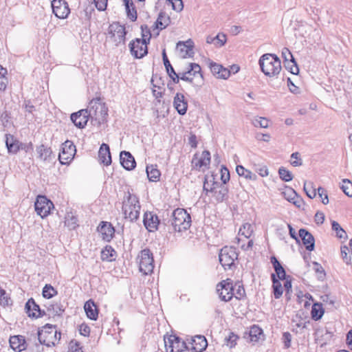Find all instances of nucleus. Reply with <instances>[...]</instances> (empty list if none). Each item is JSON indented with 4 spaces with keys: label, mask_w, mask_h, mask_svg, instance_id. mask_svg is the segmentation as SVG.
<instances>
[{
    "label": "nucleus",
    "mask_w": 352,
    "mask_h": 352,
    "mask_svg": "<svg viewBox=\"0 0 352 352\" xmlns=\"http://www.w3.org/2000/svg\"><path fill=\"white\" fill-rule=\"evenodd\" d=\"M85 109L87 110L91 125L98 127L106 123L108 117V107L100 97L91 100Z\"/></svg>",
    "instance_id": "obj_1"
},
{
    "label": "nucleus",
    "mask_w": 352,
    "mask_h": 352,
    "mask_svg": "<svg viewBox=\"0 0 352 352\" xmlns=\"http://www.w3.org/2000/svg\"><path fill=\"white\" fill-rule=\"evenodd\" d=\"M262 72L269 77L277 76L281 71L280 58L274 54H264L258 60Z\"/></svg>",
    "instance_id": "obj_2"
},
{
    "label": "nucleus",
    "mask_w": 352,
    "mask_h": 352,
    "mask_svg": "<svg viewBox=\"0 0 352 352\" xmlns=\"http://www.w3.org/2000/svg\"><path fill=\"white\" fill-rule=\"evenodd\" d=\"M141 206L138 197L135 195L128 193V196L122 203V212L125 219L131 222L136 221L140 217Z\"/></svg>",
    "instance_id": "obj_3"
},
{
    "label": "nucleus",
    "mask_w": 352,
    "mask_h": 352,
    "mask_svg": "<svg viewBox=\"0 0 352 352\" xmlns=\"http://www.w3.org/2000/svg\"><path fill=\"white\" fill-rule=\"evenodd\" d=\"M191 225V217L183 208H177L172 213L171 226L175 232L188 230Z\"/></svg>",
    "instance_id": "obj_4"
},
{
    "label": "nucleus",
    "mask_w": 352,
    "mask_h": 352,
    "mask_svg": "<svg viewBox=\"0 0 352 352\" xmlns=\"http://www.w3.org/2000/svg\"><path fill=\"white\" fill-rule=\"evenodd\" d=\"M60 332L54 327L46 325L38 331V340L41 344L47 347L55 346L60 339Z\"/></svg>",
    "instance_id": "obj_5"
},
{
    "label": "nucleus",
    "mask_w": 352,
    "mask_h": 352,
    "mask_svg": "<svg viewBox=\"0 0 352 352\" xmlns=\"http://www.w3.org/2000/svg\"><path fill=\"white\" fill-rule=\"evenodd\" d=\"M126 34L124 26L118 23H113L109 26L107 38L117 47L125 44Z\"/></svg>",
    "instance_id": "obj_6"
},
{
    "label": "nucleus",
    "mask_w": 352,
    "mask_h": 352,
    "mask_svg": "<svg viewBox=\"0 0 352 352\" xmlns=\"http://www.w3.org/2000/svg\"><path fill=\"white\" fill-rule=\"evenodd\" d=\"M138 258L139 259L140 271L145 275L153 272L154 269V260L153 253L148 248L142 250Z\"/></svg>",
    "instance_id": "obj_7"
},
{
    "label": "nucleus",
    "mask_w": 352,
    "mask_h": 352,
    "mask_svg": "<svg viewBox=\"0 0 352 352\" xmlns=\"http://www.w3.org/2000/svg\"><path fill=\"white\" fill-rule=\"evenodd\" d=\"M238 256V252L235 248L225 246L220 251L219 255V262L225 270L230 269L234 264V261L237 260Z\"/></svg>",
    "instance_id": "obj_8"
},
{
    "label": "nucleus",
    "mask_w": 352,
    "mask_h": 352,
    "mask_svg": "<svg viewBox=\"0 0 352 352\" xmlns=\"http://www.w3.org/2000/svg\"><path fill=\"white\" fill-rule=\"evenodd\" d=\"M6 144L8 153L10 154H16L20 149L24 150L25 152L33 149L32 143L23 144L12 133H6Z\"/></svg>",
    "instance_id": "obj_9"
},
{
    "label": "nucleus",
    "mask_w": 352,
    "mask_h": 352,
    "mask_svg": "<svg viewBox=\"0 0 352 352\" xmlns=\"http://www.w3.org/2000/svg\"><path fill=\"white\" fill-rule=\"evenodd\" d=\"M34 208L37 214L44 218L48 216L51 210L54 208V204L45 196L38 195L34 203Z\"/></svg>",
    "instance_id": "obj_10"
},
{
    "label": "nucleus",
    "mask_w": 352,
    "mask_h": 352,
    "mask_svg": "<svg viewBox=\"0 0 352 352\" xmlns=\"http://www.w3.org/2000/svg\"><path fill=\"white\" fill-rule=\"evenodd\" d=\"M76 146L72 141L66 140L61 145L58 160L62 164H68L74 158L76 153Z\"/></svg>",
    "instance_id": "obj_11"
},
{
    "label": "nucleus",
    "mask_w": 352,
    "mask_h": 352,
    "mask_svg": "<svg viewBox=\"0 0 352 352\" xmlns=\"http://www.w3.org/2000/svg\"><path fill=\"white\" fill-rule=\"evenodd\" d=\"M147 41L144 39L135 38L130 42L129 47L131 55L135 58H142L148 53Z\"/></svg>",
    "instance_id": "obj_12"
},
{
    "label": "nucleus",
    "mask_w": 352,
    "mask_h": 352,
    "mask_svg": "<svg viewBox=\"0 0 352 352\" xmlns=\"http://www.w3.org/2000/svg\"><path fill=\"white\" fill-rule=\"evenodd\" d=\"M234 289L232 282L229 279L222 280L217 285V292L219 298L225 302L230 301L234 296Z\"/></svg>",
    "instance_id": "obj_13"
},
{
    "label": "nucleus",
    "mask_w": 352,
    "mask_h": 352,
    "mask_svg": "<svg viewBox=\"0 0 352 352\" xmlns=\"http://www.w3.org/2000/svg\"><path fill=\"white\" fill-rule=\"evenodd\" d=\"M164 344L166 352H182L186 345L184 342L175 335L165 336Z\"/></svg>",
    "instance_id": "obj_14"
},
{
    "label": "nucleus",
    "mask_w": 352,
    "mask_h": 352,
    "mask_svg": "<svg viewBox=\"0 0 352 352\" xmlns=\"http://www.w3.org/2000/svg\"><path fill=\"white\" fill-rule=\"evenodd\" d=\"M53 13L59 19H65L70 12L68 3L64 0H53L52 1Z\"/></svg>",
    "instance_id": "obj_15"
},
{
    "label": "nucleus",
    "mask_w": 352,
    "mask_h": 352,
    "mask_svg": "<svg viewBox=\"0 0 352 352\" xmlns=\"http://www.w3.org/2000/svg\"><path fill=\"white\" fill-rule=\"evenodd\" d=\"M281 56L283 58L285 68L292 74H298L299 69L289 50L287 47H284L282 50Z\"/></svg>",
    "instance_id": "obj_16"
},
{
    "label": "nucleus",
    "mask_w": 352,
    "mask_h": 352,
    "mask_svg": "<svg viewBox=\"0 0 352 352\" xmlns=\"http://www.w3.org/2000/svg\"><path fill=\"white\" fill-rule=\"evenodd\" d=\"M210 163V153L208 151H204L201 157L195 153L192 160V166L197 170L202 168H208Z\"/></svg>",
    "instance_id": "obj_17"
},
{
    "label": "nucleus",
    "mask_w": 352,
    "mask_h": 352,
    "mask_svg": "<svg viewBox=\"0 0 352 352\" xmlns=\"http://www.w3.org/2000/svg\"><path fill=\"white\" fill-rule=\"evenodd\" d=\"M70 119L72 123H74V124L78 129L85 128L88 121H90L87 110L85 109L72 113Z\"/></svg>",
    "instance_id": "obj_18"
},
{
    "label": "nucleus",
    "mask_w": 352,
    "mask_h": 352,
    "mask_svg": "<svg viewBox=\"0 0 352 352\" xmlns=\"http://www.w3.org/2000/svg\"><path fill=\"white\" fill-rule=\"evenodd\" d=\"M143 223L148 232H154L158 229L160 220L157 214L153 212H146L144 214Z\"/></svg>",
    "instance_id": "obj_19"
},
{
    "label": "nucleus",
    "mask_w": 352,
    "mask_h": 352,
    "mask_svg": "<svg viewBox=\"0 0 352 352\" xmlns=\"http://www.w3.org/2000/svg\"><path fill=\"white\" fill-rule=\"evenodd\" d=\"M212 187L210 188V192L213 193V197L217 202H222L228 197V190L224 185H219L214 182Z\"/></svg>",
    "instance_id": "obj_20"
},
{
    "label": "nucleus",
    "mask_w": 352,
    "mask_h": 352,
    "mask_svg": "<svg viewBox=\"0 0 352 352\" xmlns=\"http://www.w3.org/2000/svg\"><path fill=\"white\" fill-rule=\"evenodd\" d=\"M299 237L302 239V243L308 251H312L315 247L314 236L306 229L301 228L298 231Z\"/></svg>",
    "instance_id": "obj_21"
},
{
    "label": "nucleus",
    "mask_w": 352,
    "mask_h": 352,
    "mask_svg": "<svg viewBox=\"0 0 352 352\" xmlns=\"http://www.w3.org/2000/svg\"><path fill=\"white\" fill-rule=\"evenodd\" d=\"M177 50L182 58L192 57L194 54L193 42L190 39L186 42L179 41L177 44Z\"/></svg>",
    "instance_id": "obj_22"
},
{
    "label": "nucleus",
    "mask_w": 352,
    "mask_h": 352,
    "mask_svg": "<svg viewBox=\"0 0 352 352\" xmlns=\"http://www.w3.org/2000/svg\"><path fill=\"white\" fill-rule=\"evenodd\" d=\"M173 106L179 115H184L188 109V102L182 94L177 93L174 97Z\"/></svg>",
    "instance_id": "obj_23"
},
{
    "label": "nucleus",
    "mask_w": 352,
    "mask_h": 352,
    "mask_svg": "<svg viewBox=\"0 0 352 352\" xmlns=\"http://www.w3.org/2000/svg\"><path fill=\"white\" fill-rule=\"evenodd\" d=\"M201 67L197 63H190L186 72H190L188 75L189 77H193L194 80L198 83L197 87H201L204 83V78L201 73Z\"/></svg>",
    "instance_id": "obj_24"
},
{
    "label": "nucleus",
    "mask_w": 352,
    "mask_h": 352,
    "mask_svg": "<svg viewBox=\"0 0 352 352\" xmlns=\"http://www.w3.org/2000/svg\"><path fill=\"white\" fill-rule=\"evenodd\" d=\"M120 164L124 168L128 170H133L136 165L134 157L129 151H121L120 154Z\"/></svg>",
    "instance_id": "obj_25"
},
{
    "label": "nucleus",
    "mask_w": 352,
    "mask_h": 352,
    "mask_svg": "<svg viewBox=\"0 0 352 352\" xmlns=\"http://www.w3.org/2000/svg\"><path fill=\"white\" fill-rule=\"evenodd\" d=\"M25 309L29 317L37 318L43 316L39 306L36 304L32 298L28 300Z\"/></svg>",
    "instance_id": "obj_26"
},
{
    "label": "nucleus",
    "mask_w": 352,
    "mask_h": 352,
    "mask_svg": "<svg viewBox=\"0 0 352 352\" xmlns=\"http://www.w3.org/2000/svg\"><path fill=\"white\" fill-rule=\"evenodd\" d=\"M98 157L100 163L105 166H109L111 163V156L110 153V148L108 144L103 143L101 144L99 151Z\"/></svg>",
    "instance_id": "obj_27"
},
{
    "label": "nucleus",
    "mask_w": 352,
    "mask_h": 352,
    "mask_svg": "<svg viewBox=\"0 0 352 352\" xmlns=\"http://www.w3.org/2000/svg\"><path fill=\"white\" fill-rule=\"evenodd\" d=\"M210 68L212 73L218 78L227 79L230 75V70L216 63H210Z\"/></svg>",
    "instance_id": "obj_28"
},
{
    "label": "nucleus",
    "mask_w": 352,
    "mask_h": 352,
    "mask_svg": "<svg viewBox=\"0 0 352 352\" xmlns=\"http://www.w3.org/2000/svg\"><path fill=\"white\" fill-rule=\"evenodd\" d=\"M10 345L16 352H21L25 349V340L22 336H13L10 338Z\"/></svg>",
    "instance_id": "obj_29"
},
{
    "label": "nucleus",
    "mask_w": 352,
    "mask_h": 352,
    "mask_svg": "<svg viewBox=\"0 0 352 352\" xmlns=\"http://www.w3.org/2000/svg\"><path fill=\"white\" fill-rule=\"evenodd\" d=\"M162 59L166 72L169 77L173 80L174 83L179 82V75L175 72L174 68L171 65L166 53V50H164L162 52Z\"/></svg>",
    "instance_id": "obj_30"
},
{
    "label": "nucleus",
    "mask_w": 352,
    "mask_h": 352,
    "mask_svg": "<svg viewBox=\"0 0 352 352\" xmlns=\"http://www.w3.org/2000/svg\"><path fill=\"white\" fill-rule=\"evenodd\" d=\"M98 231L104 240L109 241L113 236L115 230L111 223L102 221L98 227Z\"/></svg>",
    "instance_id": "obj_31"
},
{
    "label": "nucleus",
    "mask_w": 352,
    "mask_h": 352,
    "mask_svg": "<svg viewBox=\"0 0 352 352\" xmlns=\"http://www.w3.org/2000/svg\"><path fill=\"white\" fill-rule=\"evenodd\" d=\"M84 309L89 319L96 320L98 318V311L96 305L92 300H89L85 302Z\"/></svg>",
    "instance_id": "obj_32"
},
{
    "label": "nucleus",
    "mask_w": 352,
    "mask_h": 352,
    "mask_svg": "<svg viewBox=\"0 0 352 352\" xmlns=\"http://www.w3.org/2000/svg\"><path fill=\"white\" fill-rule=\"evenodd\" d=\"M192 344L195 352H202L206 349L208 342L204 336H196L192 340Z\"/></svg>",
    "instance_id": "obj_33"
},
{
    "label": "nucleus",
    "mask_w": 352,
    "mask_h": 352,
    "mask_svg": "<svg viewBox=\"0 0 352 352\" xmlns=\"http://www.w3.org/2000/svg\"><path fill=\"white\" fill-rule=\"evenodd\" d=\"M170 23V18L168 14L164 12H160L155 23V28L162 30L165 29Z\"/></svg>",
    "instance_id": "obj_34"
},
{
    "label": "nucleus",
    "mask_w": 352,
    "mask_h": 352,
    "mask_svg": "<svg viewBox=\"0 0 352 352\" xmlns=\"http://www.w3.org/2000/svg\"><path fill=\"white\" fill-rule=\"evenodd\" d=\"M36 151L38 154V157L43 162H50L52 161V152L50 148L45 146L43 144L37 147Z\"/></svg>",
    "instance_id": "obj_35"
},
{
    "label": "nucleus",
    "mask_w": 352,
    "mask_h": 352,
    "mask_svg": "<svg viewBox=\"0 0 352 352\" xmlns=\"http://www.w3.org/2000/svg\"><path fill=\"white\" fill-rule=\"evenodd\" d=\"M207 43H213L217 47H222L226 43V36L224 34H218L215 36H208L206 38Z\"/></svg>",
    "instance_id": "obj_36"
},
{
    "label": "nucleus",
    "mask_w": 352,
    "mask_h": 352,
    "mask_svg": "<svg viewBox=\"0 0 352 352\" xmlns=\"http://www.w3.org/2000/svg\"><path fill=\"white\" fill-rule=\"evenodd\" d=\"M116 252L114 249L107 245L101 252V258L102 261H112L116 259Z\"/></svg>",
    "instance_id": "obj_37"
},
{
    "label": "nucleus",
    "mask_w": 352,
    "mask_h": 352,
    "mask_svg": "<svg viewBox=\"0 0 352 352\" xmlns=\"http://www.w3.org/2000/svg\"><path fill=\"white\" fill-rule=\"evenodd\" d=\"M271 263L273 265L278 278L280 280H285L286 276L285 270L275 256L271 257Z\"/></svg>",
    "instance_id": "obj_38"
},
{
    "label": "nucleus",
    "mask_w": 352,
    "mask_h": 352,
    "mask_svg": "<svg viewBox=\"0 0 352 352\" xmlns=\"http://www.w3.org/2000/svg\"><path fill=\"white\" fill-rule=\"evenodd\" d=\"M271 277L273 283L272 287L274 298L276 299H278L283 294V288L281 283L280 282V280L276 279L275 274H272Z\"/></svg>",
    "instance_id": "obj_39"
},
{
    "label": "nucleus",
    "mask_w": 352,
    "mask_h": 352,
    "mask_svg": "<svg viewBox=\"0 0 352 352\" xmlns=\"http://www.w3.org/2000/svg\"><path fill=\"white\" fill-rule=\"evenodd\" d=\"M324 314V309L321 303H314L312 305L311 315V318L314 320H320Z\"/></svg>",
    "instance_id": "obj_40"
},
{
    "label": "nucleus",
    "mask_w": 352,
    "mask_h": 352,
    "mask_svg": "<svg viewBox=\"0 0 352 352\" xmlns=\"http://www.w3.org/2000/svg\"><path fill=\"white\" fill-rule=\"evenodd\" d=\"M146 171L150 181L156 182L159 180L161 174L160 170L156 168V166H147Z\"/></svg>",
    "instance_id": "obj_41"
},
{
    "label": "nucleus",
    "mask_w": 352,
    "mask_h": 352,
    "mask_svg": "<svg viewBox=\"0 0 352 352\" xmlns=\"http://www.w3.org/2000/svg\"><path fill=\"white\" fill-rule=\"evenodd\" d=\"M236 171L239 176H243L245 179H248L250 180H256V174L252 173L250 170L245 168L243 166L239 165L236 168Z\"/></svg>",
    "instance_id": "obj_42"
},
{
    "label": "nucleus",
    "mask_w": 352,
    "mask_h": 352,
    "mask_svg": "<svg viewBox=\"0 0 352 352\" xmlns=\"http://www.w3.org/2000/svg\"><path fill=\"white\" fill-rule=\"evenodd\" d=\"M262 334L263 330L258 326L253 325L251 327L249 332L250 341L252 342H258Z\"/></svg>",
    "instance_id": "obj_43"
},
{
    "label": "nucleus",
    "mask_w": 352,
    "mask_h": 352,
    "mask_svg": "<svg viewBox=\"0 0 352 352\" xmlns=\"http://www.w3.org/2000/svg\"><path fill=\"white\" fill-rule=\"evenodd\" d=\"M0 124L3 126V131L10 130L12 127V122L7 113H3L1 116Z\"/></svg>",
    "instance_id": "obj_44"
},
{
    "label": "nucleus",
    "mask_w": 352,
    "mask_h": 352,
    "mask_svg": "<svg viewBox=\"0 0 352 352\" xmlns=\"http://www.w3.org/2000/svg\"><path fill=\"white\" fill-rule=\"evenodd\" d=\"M304 190L305 192H306L307 195L311 198V199H314L316 197V195H317V192H316V189L315 188H314V186H313V183L311 182H305L304 183Z\"/></svg>",
    "instance_id": "obj_45"
},
{
    "label": "nucleus",
    "mask_w": 352,
    "mask_h": 352,
    "mask_svg": "<svg viewBox=\"0 0 352 352\" xmlns=\"http://www.w3.org/2000/svg\"><path fill=\"white\" fill-rule=\"evenodd\" d=\"M239 234L249 239L253 233V227L250 223H244L239 230Z\"/></svg>",
    "instance_id": "obj_46"
},
{
    "label": "nucleus",
    "mask_w": 352,
    "mask_h": 352,
    "mask_svg": "<svg viewBox=\"0 0 352 352\" xmlns=\"http://www.w3.org/2000/svg\"><path fill=\"white\" fill-rule=\"evenodd\" d=\"M7 69L0 65V90L4 91L8 85Z\"/></svg>",
    "instance_id": "obj_47"
},
{
    "label": "nucleus",
    "mask_w": 352,
    "mask_h": 352,
    "mask_svg": "<svg viewBox=\"0 0 352 352\" xmlns=\"http://www.w3.org/2000/svg\"><path fill=\"white\" fill-rule=\"evenodd\" d=\"M332 230L336 232V236L340 239H345L346 237V232L342 228L340 224L333 221L331 222Z\"/></svg>",
    "instance_id": "obj_48"
},
{
    "label": "nucleus",
    "mask_w": 352,
    "mask_h": 352,
    "mask_svg": "<svg viewBox=\"0 0 352 352\" xmlns=\"http://www.w3.org/2000/svg\"><path fill=\"white\" fill-rule=\"evenodd\" d=\"M278 174L280 178L285 182H290L293 179L292 173L283 166L279 168Z\"/></svg>",
    "instance_id": "obj_49"
},
{
    "label": "nucleus",
    "mask_w": 352,
    "mask_h": 352,
    "mask_svg": "<svg viewBox=\"0 0 352 352\" xmlns=\"http://www.w3.org/2000/svg\"><path fill=\"white\" fill-rule=\"evenodd\" d=\"M56 290L51 285H45L43 289V296L45 298H51L56 295Z\"/></svg>",
    "instance_id": "obj_50"
},
{
    "label": "nucleus",
    "mask_w": 352,
    "mask_h": 352,
    "mask_svg": "<svg viewBox=\"0 0 352 352\" xmlns=\"http://www.w3.org/2000/svg\"><path fill=\"white\" fill-rule=\"evenodd\" d=\"M270 120H267L265 118H256L252 120V124L256 127H260V128H267L269 126Z\"/></svg>",
    "instance_id": "obj_51"
},
{
    "label": "nucleus",
    "mask_w": 352,
    "mask_h": 352,
    "mask_svg": "<svg viewBox=\"0 0 352 352\" xmlns=\"http://www.w3.org/2000/svg\"><path fill=\"white\" fill-rule=\"evenodd\" d=\"M341 189L347 196L352 197V182L348 179H344L341 185Z\"/></svg>",
    "instance_id": "obj_52"
},
{
    "label": "nucleus",
    "mask_w": 352,
    "mask_h": 352,
    "mask_svg": "<svg viewBox=\"0 0 352 352\" xmlns=\"http://www.w3.org/2000/svg\"><path fill=\"white\" fill-rule=\"evenodd\" d=\"M0 305L6 307L12 305V300L6 295L4 289L0 287Z\"/></svg>",
    "instance_id": "obj_53"
},
{
    "label": "nucleus",
    "mask_w": 352,
    "mask_h": 352,
    "mask_svg": "<svg viewBox=\"0 0 352 352\" xmlns=\"http://www.w3.org/2000/svg\"><path fill=\"white\" fill-rule=\"evenodd\" d=\"M190 72H184L182 73L177 74L179 75V80L181 79L182 80L187 81L190 83H191L193 86L197 87L198 83H197L194 80L193 77H189L188 75L189 74Z\"/></svg>",
    "instance_id": "obj_54"
},
{
    "label": "nucleus",
    "mask_w": 352,
    "mask_h": 352,
    "mask_svg": "<svg viewBox=\"0 0 352 352\" xmlns=\"http://www.w3.org/2000/svg\"><path fill=\"white\" fill-rule=\"evenodd\" d=\"M283 195L284 197L289 202H292L294 199H295L297 196L296 192L294 189L291 188H286L285 190L283 192Z\"/></svg>",
    "instance_id": "obj_55"
},
{
    "label": "nucleus",
    "mask_w": 352,
    "mask_h": 352,
    "mask_svg": "<svg viewBox=\"0 0 352 352\" xmlns=\"http://www.w3.org/2000/svg\"><path fill=\"white\" fill-rule=\"evenodd\" d=\"M48 310H52L54 315L60 316L62 314L65 309L63 308L61 304L56 303L54 305H51L48 307Z\"/></svg>",
    "instance_id": "obj_56"
},
{
    "label": "nucleus",
    "mask_w": 352,
    "mask_h": 352,
    "mask_svg": "<svg viewBox=\"0 0 352 352\" xmlns=\"http://www.w3.org/2000/svg\"><path fill=\"white\" fill-rule=\"evenodd\" d=\"M314 270L318 274L319 279L322 280L325 276V272L322 265L317 262H314Z\"/></svg>",
    "instance_id": "obj_57"
},
{
    "label": "nucleus",
    "mask_w": 352,
    "mask_h": 352,
    "mask_svg": "<svg viewBox=\"0 0 352 352\" xmlns=\"http://www.w3.org/2000/svg\"><path fill=\"white\" fill-rule=\"evenodd\" d=\"M141 30L142 37L141 39H144V41H147V43H148L151 37L150 29L147 25H142Z\"/></svg>",
    "instance_id": "obj_58"
},
{
    "label": "nucleus",
    "mask_w": 352,
    "mask_h": 352,
    "mask_svg": "<svg viewBox=\"0 0 352 352\" xmlns=\"http://www.w3.org/2000/svg\"><path fill=\"white\" fill-rule=\"evenodd\" d=\"M172 5L173 10L177 12H181L184 8V4L182 0H167Z\"/></svg>",
    "instance_id": "obj_59"
},
{
    "label": "nucleus",
    "mask_w": 352,
    "mask_h": 352,
    "mask_svg": "<svg viewBox=\"0 0 352 352\" xmlns=\"http://www.w3.org/2000/svg\"><path fill=\"white\" fill-rule=\"evenodd\" d=\"M317 192L319 197L321 198L322 204L324 205L327 204L329 203V198L326 190L322 187H319L317 189Z\"/></svg>",
    "instance_id": "obj_60"
},
{
    "label": "nucleus",
    "mask_w": 352,
    "mask_h": 352,
    "mask_svg": "<svg viewBox=\"0 0 352 352\" xmlns=\"http://www.w3.org/2000/svg\"><path fill=\"white\" fill-rule=\"evenodd\" d=\"M127 16L129 19H130L132 21H135L137 19V12L135 10V8L133 6H129V8H126Z\"/></svg>",
    "instance_id": "obj_61"
},
{
    "label": "nucleus",
    "mask_w": 352,
    "mask_h": 352,
    "mask_svg": "<svg viewBox=\"0 0 352 352\" xmlns=\"http://www.w3.org/2000/svg\"><path fill=\"white\" fill-rule=\"evenodd\" d=\"M291 164L294 166H300L302 165V160L299 157V153L298 152L293 153L291 155Z\"/></svg>",
    "instance_id": "obj_62"
},
{
    "label": "nucleus",
    "mask_w": 352,
    "mask_h": 352,
    "mask_svg": "<svg viewBox=\"0 0 352 352\" xmlns=\"http://www.w3.org/2000/svg\"><path fill=\"white\" fill-rule=\"evenodd\" d=\"M221 179L223 185L226 184L230 180V172L228 169L224 166L221 169Z\"/></svg>",
    "instance_id": "obj_63"
},
{
    "label": "nucleus",
    "mask_w": 352,
    "mask_h": 352,
    "mask_svg": "<svg viewBox=\"0 0 352 352\" xmlns=\"http://www.w3.org/2000/svg\"><path fill=\"white\" fill-rule=\"evenodd\" d=\"M283 340L285 347L286 349L289 348L291 346L292 335L289 332L283 333Z\"/></svg>",
    "instance_id": "obj_64"
}]
</instances>
